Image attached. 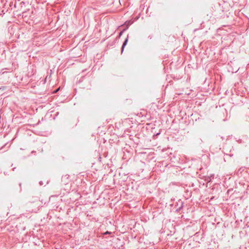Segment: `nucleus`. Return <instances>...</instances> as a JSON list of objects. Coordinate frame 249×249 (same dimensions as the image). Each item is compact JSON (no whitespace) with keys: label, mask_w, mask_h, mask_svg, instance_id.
<instances>
[{"label":"nucleus","mask_w":249,"mask_h":249,"mask_svg":"<svg viewBox=\"0 0 249 249\" xmlns=\"http://www.w3.org/2000/svg\"><path fill=\"white\" fill-rule=\"evenodd\" d=\"M123 32H124V31H122V32H121L120 33V34H119V36H121L122 35V34H123Z\"/></svg>","instance_id":"obj_3"},{"label":"nucleus","mask_w":249,"mask_h":249,"mask_svg":"<svg viewBox=\"0 0 249 249\" xmlns=\"http://www.w3.org/2000/svg\"><path fill=\"white\" fill-rule=\"evenodd\" d=\"M128 39V36H127L126 38L125 39L124 42L123 43V46H122V51H121L122 53H123V52L124 51V48L126 46V44L127 43Z\"/></svg>","instance_id":"obj_1"},{"label":"nucleus","mask_w":249,"mask_h":249,"mask_svg":"<svg viewBox=\"0 0 249 249\" xmlns=\"http://www.w3.org/2000/svg\"><path fill=\"white\" fill-rule=\"evenodd\" d=\"M59 90V88H58V89H57L55 91H54V93H56L57 92L58 90Z\"/></svg>","instance_id":"obj_4"},{"label":"nucleus","mask_w":249,"mask_h":249,"mask_svg":"<svg viewBox=\"0 0 249 249\" xmlns=\"http://www.w3.org/2000/svg\"><path fill=\"white\" fill-rule=\"evenodd\" d=\"M111 234V232H109L108 231L105 232L104 234L106 235V234Z\"/></svg>","instance_id":"obj_2"}]
</instances>
